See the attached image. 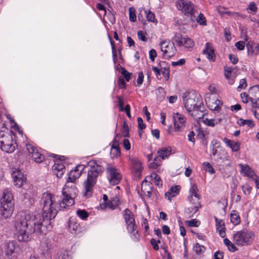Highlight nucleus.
Wrapping results in <instances>:
<instances>
[{"instance_id":"e433bc0d","label":"nucleus","mask_w":259,"mask_h":259,"mask_svg":"<svg viewBox=\"0 0 259 259\" xmlns=\"http://www.w3.org/2000/svg\"><path fill=\"white\" fill-rule=\"evenodd\" d=\"M146 17L148 21L153 23H156L157 20L155 18L154 14L151 11H145Z\"/></svg>"},{"instance_id":"09e8293b","label":"nucleus","mask_w":259,"mask_h":259,"mask_svg":"<svg viewBox=\"0 0 259 259\" xmlns=\"http://www.w3.org/2000/svg\"><path fill=\"white\" fill-rule=\"evenodd\" d=\"M121 73L122 75L124 76V77L125 79L128 81L130 79H131V76L132 75L131 73L128 72L126 70H125L124 68H121Z\"/></svg>"},{"instance_id":"423d86ee","label":"nucleus","mask_w":259,"mask_h":259,"mask_svg":"<svg viewBox=\"0 0 259 259\" xmlns=\"http://www.w3.org/2000/svg\"><path fill=\"white\" fill-rule=\"evenodd\" d=\"M254 234L251 231L244 229L237 232L233 235V241L238 245H246L253 240Z\"/></svg>"},{"instance_id":"603ef678","label":"nucleus","mask_w":259,"mask_h":259,"mask_svg":"<svg viewBox=\"0 0 259 259\" xmlns=\"http://www.w3.org/2000/svg\"><path fill=\"white\" fill-rule=\"evenodd\" d=\"M138 38L143 41H147V38L146 37L145 33L143 31H139L138 32Z\"/></svg>"},{"instance_id":"bb28decb","label":"nucleus","mask_w":259,"mask_h":259,"mask_svg":"<svg viewBox=\"0 0 259 259\" xmlns=\"http://www.w3.org/2000/svg\"><path fill=\"white\" fill-rule=\"evenodd\" d=\"M223 141L233 151L236 152L239 150L240 145L238 143L231 141L226 138L224 139Z\"/></svg>"},{"instance_id":"a878e982","label":"nucleus","mask_w":259,"mask_h":259,"mask_svg":"<svg viewBox=\"0 0 259 259\" xmlns=\"http://www.w3.org/2000/svg\"><path fill=\"white\" fill-rule=\"evenodd\" d=\"M239 167L241 168V172L245 176L252 177L254 175V171L251 169V168L247 165H244L243 164H239Z\"/></svg>"},{"instance_id":"f3484780","label":"nucleus","mask_w":259,"mask_h":259,"mask_svg":"<svg viewBox=\"0 0 259 259\" xmlns=\"http://www.w3.org/2000/svg\"><path fill=\"white\" fill-rule=\"evenodd\" d=\"M82 169V165H78L74 169L71 170L69 174L66 182L73 183L80 176Z\"/></svg>"},{"instance_id":"0eeeda50","label":"nucleus","mask_w":259,"mask_h":259,"mask_svg":"<svg viewBox=\"0 0 259 259\" xmlns=\"http://www.w3.org/2000/svg\"><path fill=\"white\" fill-rule=\"evenodd\" d=\"M159 46L162 52V57L165 59H169L174 56L177 52L174 43L169 40L161 41Z\"/></svg>"},{"instance_id":"c756f323","label":"nucleus","mask_w":259,"mask_h":259,"mask_svg":"<svg viewBox=\"0 0 259 259\" xmlns=\"http://www.w3.org/2000/svg\"><path fill=\"white\" fill-rule=\"evenodd\" d=\"M231 222L234 225H237L240 223V218L238 212L232 210L230 214Z\"/></svg>"},{"instance_id":"69168bd1","label":"nucleus","mask_w":259,"mask_h":259,"mask_svg":"<svg viewBox=\"0 0 259 259\" xmlns=\"http://www.w3.org/2000/svg\"><path fill=\"white\" fill-rule=\"evenodd\" d=\"M248 9L252 12L256 13L257 10V8L254 2H251L249 4Z\"/></svg>"},{"instance_id":"bf43d9fd","label":"nucleus","mask_w":259,"mask_h":259,"mask_svg":"<svg viewBox=\"0 0 259 259\" xmlns=\"http://www.w3.org/2000/svg\"><path fill=\"white\" fill-rule=\"evenodd\" d=\"M203 122L205 123V124L210 126L213 127L215 125L214 120L213 119H209L208 118H206L204 120Z\"/></svg>"},{"instance_id":"39448f33","label":"nucleus","mask_w":259,"mask_h":259,"mask_svg":"<svg viewBox=\"0 0 259 259\" xmlns=\"http://www.w3.org/2000/svg\"><path fill=\"white\" fill-rule=\"evenodd\" d=\"M123 218L126 225V229L130 234L131 238L135 242L139 241L140 238V235L135 224L134 214L130 209L126 208L124 210Z\"/></svg>"},{"instance_id":"49530a36","label":"nucleus","mask_w":259,"mask_h":259,"mask_svg":"<svg viewBox=\"0 0 259 259\" xmlns=\"http://www.w3.org/2000/svg\"><path fill=\"white\" fill-rule=\"evenodd\" d=\"M247 87V83L245 79H241L239 82V85L238 86L237 90L238 92H240L242 89H245Z\"/></svg>"},{"instance_id":"052dcab7","label":"nucleus","mask_w":259,"mask_h":259,"mask_svg":"<svg viewBox=\"0 0 259 259\" xmlns=\"http://www.w3.org/2000/svg\"><path fill=\"white\" fill-rule=\"evenodd\" d=\"M235 46L239 50H243L245 47V42L243 41H239L236 42Z\"/></svg>"},{"instance_id":"473e14b6","label":"nucleus","mask_w":259,"mask_h":259,"mask_svg":"<svg viewBox=\"0 0 259 259\" xmlns=\"http://www.w3.org/2000/svg\"><path fill=\"white\" fill-rule=\"evenodd\" d=\"M199 196L189 195L188 201L193 205L201 207Z\"/></svg>"},{"instance_id":"7c9ffc66","label":"nucleus","mask_w":259,"mask_h":259,"mask_svg":"<svg viewBox=\"0 0 259 259\" xmlns=\"http://www.w3.org/2000/svg\"><path fill=\"white\" fill-rule=\"evenodd\" d=\"M132 164L137 173H140L142 170V166L140 160L133 158L131 160Z\"/></svg>"},{"instance_id":"f8f14e48","label":"nucleus","mask_w":259,"mask_h":259,"mask_svg":"<svg viewBox=\"0 0 259 259\" xmlns=\"http://www.w3.org/2000/svg\"><path fill=\"white\" fill-rule=\"evenodd\" d=\"M173 121L175 130L176 132H181L185 127L186 118L185 116L179 113H174Z\"/></svg>"},{"instance_id":"de8ad7c7","label":"nucleus","mask_w":259,"mask_h":259,"mask_svg":"<svg viewBox=\"0 0 259 259\" xmlns=\"http://www.w3.org/2000/svg\"><path fill=\"white\" fill-rule=\"evenodd\" d=\"M186 223L190 227H198L200 225V222L195 219L187 221Z\"/></svg>"},{"instance_id":"774afa93","label":"nucleus","mask_w":259,"mask_h":259,"mask_svg":"<svg viewBox=\"0 0 259 259\" xmlns=\"http://www.w3.org/2000/svg\"><path fill=\"white\" fill-rule=\"evenodd\" d=\"M250 102L252 103L253 107H258V106H259V97H258L256 100L250 99Z\"/></svg>"},{"instance_id":"6e6d98bb","label":"nucleus","mask_w":259,"mask_h":259,"mask_svg":"<svg viewBox=\"0 0 259 259\" xmlns=\"http://www.w3.org/2000/svg\"><path fill=\"white\" fill-rule=\"evenodd\" d=\"M251 189L248 184H245L242 187V191L245 195H248L250 193Z\"/></svg>"},{"instance_id":"f03ea898","label":"nucleus","mask_w":259,"mask_h":259,"mask_svg":"<svg viewBox=\"0 0 259 259\" xmlns=\"http://www.w3.org/2000/svg\"><path fill=\"white\" fill-rule=\"evenodd\" d=\"M101 163V162L95 160H90L87 163V166L89 167V170L87 179L84 182V196L89 197L92 195L93 187L97 182V178L104 171V167Z\"/></svg>"},{"instance_id":"4be33fe9","label":"nucleus","mask_w":259,"mask_h":259,"mask_svg":"<svg viewBox=\"0 0 259 259\" xmlns=\"http://www.w3.org/2000/svg\"><path fill=\"white\" fill-rule=\"evenodd\" d=\"M214 220L217 231L221 237L224 238L226 236L225 222L223 220L218 219L216 217H214Z\"/></svg>"},{"instance_id":"2eb2a0df","label":"nucleus","mask_w":259,"mask_h":259,"mask_svg":"<svg viewBox=\"0 0 259 259\" xmlns=\"http://www.w3.org/2000/svg\"><path fill=\"white\" fill-rule=\"evenodd\" d=\"M26 149L32 158L36 162L40 163L44 160V156L38 152V150L31 144H26Z\"/></svg>"},{"instance_id":"9d476101","label":"nucleus","mask_w":259,"mask_h":259,"mask_svg":"<svg viewBox=\"0 0 259 259\" xmlns=\"http://www.w3.org/2000/svg\"><path fill=\"white\" fill-rule=\"evenodd\" d=\"M172 40L178 47L183 46L187 49L193 48L195 44L191 39L187 37H183L180 33H176L172 37Z\"/></svg>"},{"instance_id":"8fccbe9b","label":"nucleus","mask_w":259,"mask_h":259,"mask_svg":"<svg viewBox=\"0 0 259 259\" xmlns=\"http://www.w3.org/2000/svg\"><path fill=\"white\" fill-rule=\"evenodd\" d=\"M161 73L166 80H167L169 77V67L164 68V69L161 70Z\"/></svg>"},{"instance_id":"9b49d317","label":"nucleus","mask_w":259,"mask_h":259,"mask_svg":"<svg viewBox=\"0 0 259 259\" xmlns=\"http://www.w3.org/2000/svg\"><path fill=\"white\" fill-rule=\"evenodd\" d=\"M176 5L179 10L185 13L190 14L191 16L195 14L194 5L189 0H178Z\"/></svg>"},{"instance_id":"0e129e2a","label":"nucleus","mask_w":259,"mask_h":259,"mask_svg":"<svg viewBox=\"0 0 259 259\" xmlns=\"http://www.w3.org/2000/svg\"><path fill=\"white\" fill-rule=\"evenodd\" d=\"M123 146L126 150H128L131 149V144L128 139H124L123 140Z\"/></svg>"},{"instance_id":"680f3d73","label":"nucleus","mask_w":259,"mask_h":259,"mask_svg":"<svg viewBox=\"0 0 259 259\" xmlns=\"http://www.w3.org/2000/svg\"><path fill=\"white\" fill-rule=\"evenodd\" d=\"M232 68L229 66H225L224 67L225 71V76L226 79H229V76H230V74L232 72Z\"/></svg>"},{"instance_id":"864d4df0","label":"nucleus","mask_w":259,"mask_h":259,"mask_svg":"<svg viewBox=\"0 0 259 259\" xmlns=\"http://www.w3.org/2000/svg\"><path fill=\"white\" fill-rule=\"evenodd\" d=\"M157 158H155L154 161L149 164V166L150 168L156 169L160 165V163L157 162Z\"/></svg>"},{"instance_id":"1a4fd4ad","label":"nucleus","mask_w":259,"mask_h":259,"mask_svg":"<svg viewBox=\"0 0 259 259\" xmlns=\"http://www.w3.org/2000/svg\"><path fill=\"white\" fill-rule=\"evenodd\" d=\"M15 142L12 134H7L0 141V148L4 152L12 153L15 149Z\"/></svg>"},{"instance_id":"dca6fc26","label":"nucleus","mask_w":259,"mask_h":259,"mask_svg":"<svg viewBox=\"0 0 259 259\" xmlns=\"http://www.w3.org/2000/svg\"><path fill=\"white\" fill-rule=\"evenodd\" d=\"M77 194V190L74 184L66 182L62 190V195H69L74 198Z\"/></svg>"},{"instance_id":"cd10ccee","label":"nucleus","mask_w":259,"mask_h":259,"mask_svg":"<svg viewBox=\"0 0 259 259\" xmlns=\"http://www.w3.org/2000/svg\"><path fill=\"white\" fill-rule=\"evenodd\" d=\"M246 48L248 51L251 50L252 52L255 55H259V45L249 41L246 44Z\"/></svg>"},{"instance_id":"c9c22d12","label":"nucleus","mask_w":259,"mask_h":259,"mask_svg":"<svg viewBox=\"0 0 259 259\" xmlns=\"http://www.w3.org/2000/svg\"><path fill=\"white\" fill-rule=\"evenodd\" d=\"M237 123L240 126H244L245 125H247L249 127H252L254 126V124L253 122V121L249 119H243L242 118H240L238 120Z\"/></svg>"},{"instance_id":"f257e3e1","label":"nucleus","mask_w":259,"mask_h":259,"mask_svg":"<svg viewBox=\"0 0 259 259\" xmlns=\"http://www.w3.org/2000/svg\"><path fill=\"white\" fill-rule=\"evenodd\" d=\"M57 196L50 193L42 195V213L31 214L25 211L18 212L14 221L15 235L19 241H27L33 233L46 234L53 228L52 221L58 212Z\"/></svg>"},{"instance_id":"5fc2aeb1","label":"nucleus","mask_w":259,"mask_h":259,"mask_svg":"<svg viewBox=\"0 0 259 259\" xmlns=\"http://www.w3.org/2000/svg\"><path fill=\"white\" fill-rule=\"evenodd\" d=\"M160 243V241H156L155 239L152 238L150 240V243L152 245L153 249L155 250H158L159 249V245L158 243Z\"/></svg>"},{"instance_id":"a19ab883","label":"nucleus","mask_w":259,"mask_h":259,"mask_svg":"<svg viewBox=\"0 0 259 259\" xmlns=\"http://www.w3.org/2000/svg\"><path fill=\"white\" fill-rule=\"evenodd\" d=\"M197 22L201 25L205 26L206 25V18L202 13H199L198 17L196 18Z\"/></svg>"},{"instance_id":"5701e85b","label":"nucleus","mask_w":259,"mask_h":259,"mask_svg":"<svg viewBox=\"0 0 259 259\" xmlns=\"http://www.w3.org/2000/svg\"><path fill=\"white\" fill-rule=\"evenodd\" d=\"M180 186H175L171 187L169 191L165 193V197L169 201H171V198L176 196L179 193L180 190Z\"/></svg>"},{"instance_id":"58836bf2","label":"nucleus","mask_w":259,"mask_h":259,"mask_svg":"<svg viewBox=\"0 0 259 259\" xmlns=\"http://www.w3.org/2000/svg\"><path fill=\"white\" fill-rule=\"evenodd\" d=\"M194 250L197 255H200L204 252L205 247L203 245L197 243L194 247Z\"/></svg>"},{"instance_id":"4d7b16f0","label":"nucleus","mask_w":259,"mask_h":259,"mask_svg":"<svg viewBox=\"0 0 259 259\" xmlns=\"http://www.w3.org/2000/svg\"><path fill=\"white\" fill-rule=\"evenodd\" d=\"M241 98L242 102L245 103H247L249 100L250 101V99H252L251 98L249 97L245 93L241 94Z\"/></svg>"},{"instance_id":"6ab92c4d","label":"nucleus","mask_w":259,"mask_h":259,"mask_svg":"<svg viewBox=\"0 0 259 259\" xmlns=\"http://www.w3.org/2000/svg\"><path fill=\"white\" fill-rule=\"evenodd\" d=\"M53 170L54 174L58 177L61 178L65 171V166L61 161H56L53 166Z\"/></svg>"},{"instance_id":"6e6552de","label":"nucleus","mask_w":259,"mask_h":259,"mask_svg":"<svg viewBox=\"0 0 259 259\" xmlns=\"http://www.w3.org/2000/svg\"><path fill=\"white\" fill-rule=\"evenodd\" d=\"M107 177L111 185H116L119 183L122 176L119 171L111 164H108L106 167Z\"/></svg>"},{"instance_id":"338daca9","label":"nucleus","mask_w":259,"mask_h":259,"mask_svg":"<svg viewBox=\"0 0 259 259\" xmlns=\"http://www.w3.org/2000/svg\"><path fill=\"white\" fill-rule=\"evenodd\" d=\"M138 122L139 128L141 130H143L146 127L145 124L143 123V120L142 118H138Z\"/></svg>"},{"instance_id":"c03bdc74","label":"nucleus","mask_w":259,"mask_h":259,"mask_svg":"<svg viewBox=\"0 0 259 259\" xmlns=\"http://www.w3.org/2000/svg\"><path fill=\"white\" fill-rule=\"evenodd\" d=\"M77 215L82 220L86 219L89 215L85 210H78L76 212Z\"/></svg>"},{"instance_id":"b1692460","label":"nucleus","mask_w":259,"mask_h":259,"mask_svg":"<svg viewBox=\"0 0 259 259\" xmlns=\"http://www.w3.org/2000/svg\"><path fill=\"white\" fill-rule=\"evenodd\" d=\"M152 184L144 180L141 185V190L144 194L148 197H150L152 193Z\"/></svg>"},{"instance_id":"f704fd0d","label":"nucleus","mask_w":259,"mask_h":259,"mask_svg":"<svg viewBox=\"0 0 259 259\" xmlns=\"http://www.w3.org/2000/svg\"><path fill=\"white\" fill-rule=\"evenodd\" d=\"M8 128L5 125L3 122H0V141L7 134H10Z\"/></svg>"},{"instance_id":"c85d7f7f","label":"nucleus","mask_w":259,"mask_h":259,"mask_svg":"<svg viewBox=\"0 0 259 259\" xmlns=\"http://www.w3.org/2000/svg\"><path fill=\"white\" fill-rule=\"evenodd\" d=\"M120 155V151L116 142H114L111 148L110 156L112 159L117 158Z\"/></svg>"},{"instance_id":"393cba45","label":"nucleus","mask_w":259,"mask_h":259,"mask_svg":"<svg viewBox=\"0 0 259 259\" xmlns=\"http://www.w3.org/2000/svg\"><path fill=\"white\" fill-rule=\"evenodd\" d=\"M171 148L170 147H162L157 151L158 156L165 159L171 154Z\"/></svg>"},{"instance_id":"a18cd8bd","label":"nucleus","mask_w":259,"mask_h":259,"mask_svg":"<svg viewBox=\"0 0 259 259\" xmlns=\"http://www.w3.org/2000/svg\"><path fill=\"white\" fill-rule=\"evenodd\" d=\"M203 165L205 168V170L209 172L210 174H212L214 172L213 168L209 163L205 162L203 163Z\"/></svg>"},{"instance_id":"ea45409f","label":"nucleus","mask_w":259,"mask_h":259,"mask_svg":"<svg viewBox=\"0 0 259 259\" xmlns=\"http://www.w3.org/2000/svg\"><path fill=\"white\" fill-rule=\"evenodd\" d=\"M118 204V199L114 198L111 199L107 203V207L112 209H114Z\"/></svg>"},{"instance_id":"4c0bfd02","label":"nucleus","mask_w":259,"mask_h":259,"mask_svg":"<svg viewBox=\"0 0 259 259\" xmlns=\"http://www.w3.org/2000/svg\"><path fill=\"white\" fill-rule=\"evenodd\" d=\"M129 19L131 22H135L136 21L137 17L135 13V9L133 7H131L128 9Z\"/></svg>"},{"instance_id":"e2e57ef3","label":"nucleus","mask_w":259,"mask_h":259,"mask_svg":"<svg viewBox=\"0 0 259 259\" xmlns=\"http://www.w3.org/2000/svg\"><path fill=\"white\" fill-rule=\"evenodd\" d=\"M149 58L152 61H154L155 57L157 56V53L155 50L152 49L149 51Z\"/></svg>"},{"instance_id":"79ce46f5","label":"nucleus","mask_w":259,"mask_h":259,"mask_svg":"<svg viewBox=\"0 0 259 259\" xmlns=\"http://www.w3.org/2000/svg\"><path fill=\"white\" fill-rule=\"evenodd\" d=\"M224 243L228 247L229 250L232 252L236 250V249L235 246L228 238L224 239Z\"/></svg>"},{"instance_id":"37998d69","label":"nucleus","mask_w":259,"mask_h":259,"mask_svg":"<svg viewBox=\"0 0 259 259\" xmlns=\"http://www.w3.org/2000/svg\"><path fill=\"white\" fill-rule=\"evenodd\" d=\"M198 191V190L196 185L195 184H191V187L189 190V195L199 196L197 194Z\"/></svg>"},{"instance_id":"20e7f679","label":"nucleus","mask_w":259,"mask_h":259,"mask_svg":"<svg viewBox=\"0 0 259 259\" xmlns=\"http://www.w3.org/2000/svg\"><path fill=\"white\" fill-rule=\"evenodd\" d=\"M183 102L186 110L191 112L201 111L200 96L195 92H186L183 94Z\"/></svg>"},{"instance_id":"3c124183","label":"nucleus","mask_w":259,"mask_h":259,"mask_svg":"<svg viewBox=\"0 0 259 259\" xmlns=\"http://www.w3.org/2000/svg\"><path fill=\"white\" fill-rule=\"evenodd\" d=\"M144 77V74L142 71L138 73V77L137 80L138 87H140L143 83Z\"/></svg>"},{"instance_id":"4468645a","label":"nucleus","mask_w":259,"mask_h":259,"mask_svg":"<svg viewBox=\"0 0 259 259\" xmlns=\"http://www.w3.org/2000/svg\"><path fill=\"white\" fill-rule=\"evenodd\" d=\"M14 185L18 188L21 187L26 182V178L19 169H15L12 174Z\"/></svg>"},{"instance_id":"ddd939ff","label":"nucleus","mask_w":259,"mask_h":259,"mask_svg":"<svg viewBox=\"0 0 259 259\" xmlns=\"http://www.w3.org/2000/svg\"><path fill=\"white\" fill-rule=\"evenodd\" d=\"M19 247L13 242H9L7 243L6 250V259H17L19 253Z\"/></svg>"},{"instance_id":"aec40b11","label":"nucleus","mask_w":259,"mask_h":259,"mask_svg":"<svg viewBox=\"0 0 259 259\" xmlns=\"http://www.w3.org/2000/svg\"><path fill=\"white\" fill-rule=\"evenodd\" d=\"M63 197L61 201L59 203L60 209H66L71 206L74 203V198L70 196L62 195Z\"/></svg>"},{"instance_id":"412c9836","label":"nucleus","mask_w":259,"mask_h":259,"mask_svg":"<svg viewBox=\"0 0 259 259\" xmlns=\"http://www.w3.org/2000/svg\"><path fill=\"white\" fill-rule=\"evenodd\" d=\"M207 107L210 110L215 111H219L221 109L222 104L220 101L217 99L205 100Z\"/></svg>"},{"instance_id":"7ed1b4c3","label":"nucleus","mask_w":259,"mask_h":259,"mask_svg":"<svg viewBox=\"0 0 259 259\" xmlns=\"http://www.w3.org/2000/svg\"><path fill=\"white\" fill-rule=\"evenodd\" d=\"M14 203L11 192L7 189L3 192V197L1 199L0 213L4 218H10L13 213Z\"/></svg>"},{"instance_id":"a211bd4d","label":"nucleus","mask_w":259,"mask_h":259,"mask_svg":"<svg viewBox=\"0 0 259 259\" xmlns=\"http://www.w3.org/2000/svg\"><path fill=\"white\" fill-rule=\"evenodd\" d=\"M203 53L206 55L207 58L210 61L214 62L215 61L216 56L211 44L207 42L205 44V49L203 50Z\"/></svg>"},{"instance_id":"2f4dec72","label":"nucleus","mask_w":259,"mask_h":259,"mask_svg":"<svg viewBox=\"0 0 259 259\" xmlns=\"http://www.w3.org/2000/svg\"><path fill=\"white\" fill-rule=\"evenodd\" d=\"M200 207V206H197L192 205L191 206L188 207L185 210V213L188 217H192L198 210Z\"/></svg>"},{"instance_id":"72a5a7b5","label":"nucleus","mask_w":259,"mask_h":259,"mask_svg":"<svg viewBox=\"0 0 259 259\" xmlns=\"http://www.w3.org/2000/svg\"><path fill=\"white\" fill-rule=\"evenodd\" d=\"M150 178L151 179V180L153 181V183L156 185L157 186L160 187L162 186V181L160 177L159 176H158L156 173H152L151 175Z\"/></svg>"},{"instance_id":"13d9d810","label":"nucleus","mask_w":259,"mask_h":259,"mask_svg":"<svg viewBox=\"0 0 259 259\" xmlns=\"http://www.w3.org/2000/svg\"><path fill=\"white\" fill-rule=\"evenodd\" d=\"M220 143L217 141H214V143L213 144V148L212 149L211 153L213 156H215L217 153V148L219 147Z\"/></svg>"}]
</instances>
